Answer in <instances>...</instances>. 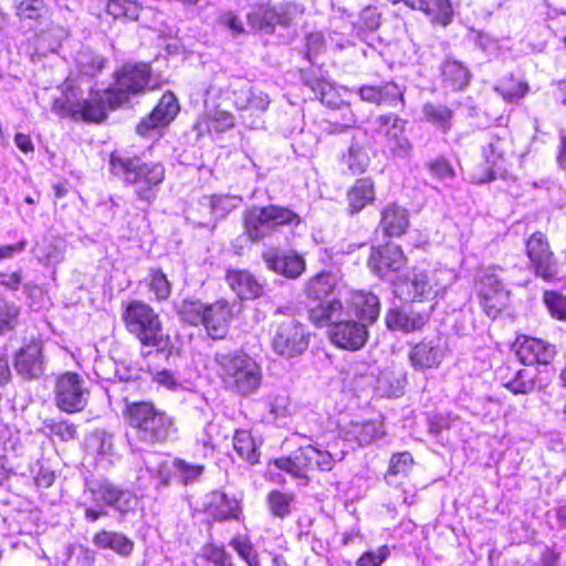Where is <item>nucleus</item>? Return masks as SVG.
I'll return each mask as SVG.
<instances>
[{
	"mask_svg": "<svg viewBox=\"0 0 566 566\" xmlns=\"http://www.w3.org/2000/svg\"><path fill=\"white\" fill-rule=\"evenodd\" d=\"M506 140L499 135H492L486 147L483 148V155L488 164L492 167L501 168L504 154L506 151Z\"/></svg>",
	"mask_w": 566,
	"mask_h": 566,
	"instance_id": "50",
	"label": "nucleus"
},
{
	"mask_svg": "<svg viewBox=\"0 0 566 566\" xmlns=\"http://www.w3.org/2000/svg\"><path fill=\"white\" fill-rule=\"evenodd\" d=\"M44 430L63 441L73 440L76 437V427L66 420L46 419L43 422Z\"/></svg>",
	"mask_w": 566,
	"mask_h": 566,
	"instance_id": "54",
	"label": "nucleus"
},
{
	"mask_svg": "<svg viewBox=\"0 0 566 566\" xmlns=\"http://www.w3.org/2000/svg\"><path fill=\"white\" fill-rule=\"evenodd\" d=\"M295 500L293 493L273 490L268 493L265 502L270 513L277 518H285L291 514V506Z\"/></svg>",
	"mask_w": 566,
	"mask_h": 566,
	"instance_id": "42",
	"label": "nucleus"
},
{
	"mask_svg": "<svg viewBox=\"0 0 566 566\" xmlns=\"http://www.w3.org/2000/svg\"><path fill=\"white\" fill-rule=\"evenodd\" d=\"M123 415L135 440L146 447L164 446L178 439L176 418L150 401L126 402Z\"/></svg>",
	"mask_w": 566,
	"mask_h": 566,
	"instance_id": "3",
	"label": "nucleus"
},
{
	"mask_svg": "<svg viewBox=\"0 0 566 566\" xmlns=\"http://www.w3.org/2000/svg\"><path fill=\"white\" fill-rule=\"evenodd\" d=\"M428 8H420L432 21L446 27L452 21L453 9L450 0H427Z\"/></svg>",
	"mask_w": 566,
	"mask_h": 566,
	"instance_id": "46",
	"label": "nucleus"
},
{
	"mask_svg": "<svg viewBox=\"0 0 566 566\" xmlns=\"http://www.w3.org/2000/svg\"><path fill=\"white\" fill-rule=\"evenodd\" d=\"M90 389L82 376L76 373H64L55 381L54 401L56 407L66 413L82 411L88 402Z\"/></svg>",
	"mask_w": 566,
	"mask_h": 566,
	"instance_id": "12",
	"label": "nucleus"
},
{
	"mask_svg": "<svg viewBox=\"0 0 566 566\" xmlns=\"http://www.w3.org/2000/svg\"><path fill=\"white\" fill-rule=\"evenodd\" d=\"M265 402L274 419L284 418L289 415L290 398L285 392L271 394L266 397Z\"/></svg>",
	"mask_w": 566,
	"mask_h": 566,
	"instance_id": "57",
	"label": "nucleus"
},
{
	"mask_svg": "<svg viewBox=\"0 0 566 566\" xmlns=\"http://www.w3.org/2000/svg\"><path fill=\"white\" fill-rule=\"evenodd\" d=\"M516 356L524 365H547L555 356V347L541 338L524 337L517 340Z\"/></svg>",
	"mask_w": 566,
	"mask_h": 566,
	"instance_id": "23",
	"label": "nucleus"
},
{
	"mask_svg": "<svg viewBox=\"0 0 566 566\" xmlns=\"http://www.w3.org/2000/svg\"><path fill=\"white\" fill-rule=\"evenodd\" d=\"M233 449L238 455L251 464L258 463L260 458L259 447L248 430H237L233 436Z\"/></svg>",
	"mask_w": 566,
	"mask_h": 566,
	"instance_id": "41",
	"label": "nucleus"
},
{
	"mask_svg": "<svg viewBox=\"0 0 566 566\" xmlns=\"http://www.w3.org/2000/svg\"><path fill=\"white\" fill-rule=\"evenodd\" d=\"M409 226V212L396 203L387 205L381 211L379 228L387 237H400Z\"/></svg>",
	"mask_w": 566,
	"mask_h": 566,
	"instance_id": "31",
	"label": "nucleus"
},
{
	"mask_svg": "<svg viewBox=\"0 0 566 566\" xmlns=\"http://www.w3.org/2000/svg\"><path fill=\"white\" fill-rule=\"evenodd\" d=\"M231 317L232 308L229 302L220 300L210 305H206L202 325L206 327L210 337L221 339L227 334Z\"/></svg>",
	"mask_w": 566,
	"mask_h": 566,
	"instance_id": "25",
	"label": "nucleus"
},
{
	"mask_svg": "<svg viewBox=\"0 0 566 566\" xmlns=\"http://www.w3.org/2000/svg\"><path fill=\"white\" fill-rule=\"evenodd\" d=\"M148 286L158 301L167 300L171 294V284L160 269L151 270Z\"/></svg>",
	"mask_w": 566,
	"mask_h": 566,
	"instance_id": "52",
	"label": "nucleus"
},
{
	"mask_svg": "<svg viewBox=\"0 0 566 566\" xmlns=\"http://www.w3.org/2000/svg\"><path fill=\"white\" fill-rule=\"evenodd\" d=\"M214 361L227 389L241 396H249L260 388L261 366L248 354L243 352L217 353Z\"/></svg>",
	"mask_w": 566,
	"mask_h": 566,
	"instance_id": "5",
	"label": "nucleus"
},
{
	"mask_svg": "<svg viewBox=\"0 0 566 566\" xmlns=\"http://www.w3.org/2000/svg\"><path fill=\"white\" fill-rule=\"evenodd\" d=\"M302 81L319 98L321 103L332 108L339 107L333 85L324 78L321 72L314 70L303 72Z\"/></svg>",
	"mask_w": 566,
	"mask_h": 566,
	"instance_id": "34",
	"label": "nucleus"
},
{
	"mask_svg": "<svg viewBox=\"0 0 566 566\" xmlns=\"http://www.w3.org/2000/svg\"><path fill=\"white\" fill-rule=\"evenodd\" d=\"M271 333L273 352L285 359L301 356L310 345L311 334L307 327L293 316L274 319Z\"/></svg>",
	"mask_w": 566,
	"mask_h": 566,
	"instance_id": "9",
	"label": "nucleus"
},
{
	"mask_svg": "<svg viewBox=\"0 0 566 566\" xmlns=\"http://www.w3.org/2000/svg\"><path fill=\"white\" fill-rule=\"evenodd\" d=\"M227 94L238 111L264 113L270 105L268 94L255 88L247 80L241 77H233L229 81Z\"/></svg>",
	"mask_w": 566,
	"mask_h": 566,
	"instance_id": "17",
	"label": "nucleus"
},
{
	"mask_svg": "<svg viewBox=\"0 0 566 566\" xmlns=\"http://www.w3.org/2000/svg\"><path fill=\"white\" fill-rule=\"evenodd\" d=\"M496 90L501 92L504 99L513 103L527 94L528 85L523 82H511L509 84L503 83Z\"/></svg>",
	"mask_w": 566,
	"mask_h": 566,
	"instance_id": "63",
	"label": "nucleus"
},
{
	"mask_svg": "<svg viewBox=\"0 0 566 566\" xmlns=\"http://www.w3.org/2000/svg\"><path fill=\"white\" fill-rule=\"evenodd\" d=\"M543 302L552 317L566 322V296L557 291H545Z\"/></svg>",
	"mask_w": 566,
	"mask_h": 566,
	"instance_id": "51",
	"label": "nucleus"
},
{
	"mask_svg": "<svg viewBox=\"0 0 566 566\" xmlns=\"http://www.w3.org/2000/svg\"><path fill=\"white\" fill-rule=\"evenodd\" d=\"M526 253L535 275L546 282H553L559 274L558 262L551 250L545 234L533 233L526 242Z\"/></svg>",
	"mask_w": 566,
	"mask_h": 566,
	"instance_id": "15",
	"label": "nucleus"
},
{
	"mask_svg": "<svg viewBox=\"0 0 566 566\" xmlns=\"http://www.w3.org/2000/svg\"><path fill=\"white\" fill-rule=\"evenodd\" d=\"M455 275L449 269L412 268L394 284L395 294L406 301H432L444 294L454 282Z\"/></svg>",
	"mask_w": 566,
	"mask_h": 566,
	"instance_id": "4",
	"label": "nucleus"
},
{
	"mask_svg": "<svg viewBox=\"0 0 566 566\" xmlns=\"http://www.w3.org/2000/svg\"><path fill=\"white\" fill-rule=\"evenodd\" d=\"M406 264L407 258L400 247L395 244L373 248L368 259V265L371 271L382 279L387 277L390 273L398 272Z\"/></svg>",
	"mask_w": 566,
	"mask_h": 566,
	"instance_id": "20",
	"label": "nucleus"
},
{
	"mask_svg": "<svg viewBox=\"0 0 566 566\" xmlns=\"http://www.w3.org/2000/svg\"><path fill=\"white\" fill-rule=\"evenodd\" d=\"M174 475L185 485L199 481L205 472V465L200 463L188 462L181 458L172 460Z\"/></svg>",
	"mask_w": 566,
	"mask_h": 566,
	"instance_id": "43",
	"label": "nucleus"
},
{
	"mask_svg": "<svg viewBox=\"0 0 566 566\" xmlns=\"http://www.w3.org/2000/svg\"><path fill=\"white\" fill-rule=\"evenodd\" d=\"M430 172L441 181L453 179L454 169L444 157H438L428 164Z\"/></svg>",
	"mask_w": 566,
	"mask_h": 566,
	"instance_id": "61",
	"label": "nucleus"
},
{
	"mask_svg": "<svg viewBox=\"0 0 566 566\" xmlns=\"http://www.w3.org/2000/svg\"><path fill=\"white\" fill-rule=\"evenodd\" d=\"M230 546L249 566H260L259 554L247 536H234L230 542Z\"/></svg>",
	"mask_w": 566,
	"mask_h": 566,
	"instance_id": "49",
	"label": "nucleus"
},
{
	"mask_svg": "<svg viewBox=\"0 0 566 566\" xmlns=\"http://www.w3.org/2000/svg\"><path fill=\"white\" fill-rule=\"evenodd\" d=\"M385 322L390 331L410 333L421 329L428 322V315L413 310L392 307L387 312Z\"/></svg>",
	"mask_w": 566,
	"mask_h": 566,
	"instance_id": "28",
	"label": "nucleus"
},
{
	"mask_svg": "<svg viewBox=\"0 0 566 566\" xmlns=\"http://www.w3.org/2000/svg\"><path fill=\"white\" fill-rule=\"evenodd\" d=\"M262 260L266 268L287 279H297L305 271V260L296 253L283 254L279 249L271 247L262 252Z\"/></svg>",
	"mask_w": 566,
	"mask_h": 566,
	"instance_id": "21",
	"label": "nucleus"
},
{
	"mask_svg": "<svg viewBox=\"0 0 566 566\" xmlns=\"http://www.w3.org/2000/svg\"><path fill=\"white\" fill-rule=\"evenodd\" d=\"M443 359L441 339L424 338L416 344L409 352L411 366L417 370L438 368Z\"/></svg>",
	"mask_w": 566,
	"mask_h": 566,
	"instance_id": "22",
	"label": "nucleus"
},
{
	"mask_svg": "<svg viewBox=\"0 0 566 566\" xmlns=\"http://www.w3.org/2000/svg\"><path fill=\"white\" fill-rule=\"evenodd\" d=\"M93 544L101 549H111L122 557H128L135 547L134 541L120 532L101 530L93 536Z\"/></svg>",
	"mask_w": 566,
	"mask_h": 566,
	"instance_id": "32",
	"label": "nucleus"
},
{
	"mask_svg": "<svg viewBox=\"0 0 566 566\" xmlns=\"http://www.w3.org/2000/svg\"><path fill=\"white\" fill-rule=\"evenodd\" d=\"M407 124L406 119L395 113L377 115L370 123L371 137L392 155L405 158L412 149V144L405 134Z\"/></svg>",
	"mask_w": 566,
	"mask_h": 566,
	"instance_id": "11",
	"label": "nucleus"
},
{
	"mask_svg": "<svg viewBox=\"0 0 566 566\" xmlns=\"http://www.w3.org/2000/svg\"><path fill=\"white\" fill-rule=\"evenodd\" d=\"M353 305L356 313L368 324L375 323L380 313L379 298L373 293L358 292L353 296Z\"/></svg>",
	"mask_w": 566,
	"mask_h": 566,
	"instance_id": "39",
	"label": "nucleus"
},
{
	"mask_svg": "<svg viewBox=\"0 0 566 566\" xmlns=\"http://www.w3.org/2000/svg\"><path fill=\"white\" fill-rule=\"evenodd\" d=\"M150 66L146 63L125 64L116 74L115 85L103 92H91L88 98H78L66 82L60 97L52 104V112L64 118L102 122L107 111L128 102L130 95L143 92L149 82Z\"/></svg>",
	"mask_w": 566,
	"mask_h": 566,
	"instance_id": "1",
	"label": "nucleus"
},
{
	"mask_svg": "<svg viewBox=\"0 0 566 566\" xmlns=\"http://www.w3.org/2000/svg\"><path fill=\"white\" fill-rule=\"evenodd\" d=\"M205 308L206 305L203 303L195 300H184L177 305V312L180 318L195 326L202 324Z\"/></svg>",
	"mask_w": 566,
	"mask_h": 566,
	"instance_id": "47",
	"label": "nucleus"
},
{
	"mask_svg": "<svg viewBox=\"0 0 566 566\" xmlns=\"http://www.w3.org/2000/svg\"><path fill=\"white\" fill-rule=\"evenodd\" d=\"M242 221L243 234L254 243L270 237L279 227L300 224L301 217L284 206L252 205L243 211Z\"/></svg>",
	"mask_w": 566,
	"mask_h": 566,
	"instance_id": "6",
	"label": "nucleus"
},
{
	"mask_svg": "<svg viewBox=\"0 0 566 566\" xmlns=\"http://www.w3.org/2000/svg\"><path fill=\"white\" fill-rule=\"evenodd\" d=\"M146 470L158 478L164 485L170 481L171 473L174 472L172 462L169 463L161 454L148 452L144 458Z\"/></svg>",
	"mask_w": 566,
	"mask_h": 566,
	"instance_id": "44",
	"label": "nucleus"
},
{
	"mask_svg": "<svg viewBox=\"0 0 566 566\" xmlns=\"http://www.w3.org/2000/svg\"><path fill=\"white\" fill-rule=\"evenodd\" d=\"M344 161L353 175H359L368 167L369 156L363 147L352 146L344 156Z\"/></svg>",
	"mask_w": 566,
	"mask_h": 566,
	"instance_id": "53",
	"label": "nucleus"
},
{
	"mask_svg": "<svg viewBox=\"0 0 566 566\" xmlns=\"http://www.w3.org/2000/svg\"><path fill=\"white\" fill-rule=\"evenodd\" d=\"M413 463L412 455L409 452L394 454L388 469L389 475L407 474Z\"/></svg>",
	"mask_w": 566,
	"mask_h": 566,
	"instance_id": "62",
	"label": "nucleus"
},
{
	"mask_svg": "<svg viewBox=\"0 0 566 566\" xmlns=\"http://www.w3.org/2000/svg\"><path fill=\"white\" fill-rule=\"evenodd\" d=\"M226 280L231 290L242 300H254L263 293V285L248 271L229 270Z\"/></svg>",
	"mask_w": 566,
	"mask_h": 566,
	"instance_id": "29",
	"label": "nucleus"
},
{
	"mask_svg": "<svg viewBox=\"0 0 566 566\" xmlns=\"http://www.w3.org/2000/svg\"><path fill=\"white\" fill-rule=\"evenodd\" d=\"M202 556L213 566H232L231 555L223 547L206 545L202 548Z\"/></svg>",
	"mask_w": 566,
	"mask_h": 566,
	"instance_id": "59",
	"label": "nucleus"
},
{
	"mask_svg": "<svg viewBox=\"0 0 566 566\" xmlns=\"http://www.w3.org/2000/svg\"><path fill=\"white\" fill-rule=\"evenodd\" d=\"M18 316V306L8 301L0 300V335L14 328Z\"/></svg>",
	"mask_w": 566,
	"mask_h": 566,
	"instance_id": "58",
	"label": "nucleus"
},
{
	"mask_svg": "<svg viewBox=\"0 0 566 566\" xmlns=\"http://www.w3.org/2000/svg\"><path fill=\"white\" fill-rule=\"evenodd\" d=\"M422 119L442 134H448L453 126L454 111L441 103L427 102L421 108Z\"/></svg>",
	"mask_w": 566,
	"mask_h": 566,
	"instance_id": "33",
	"label": "nucleus"
},
{
	"mask_svg": "<svg viewBox=\"0 0 566 566\" xmlns=\"http://www.w3.org/2000/svg\"><path fill=\"white\" fill-rule=\"evenodd\" d=\"M338 282L335 273L321 272L306 282L305 294L313 301L328 298L337 291Z\"/></svg>",
	"mask_w": 566,
	"mask_h": 566,
	"instance_id": "36",
	"label": "nucleus"
},
{
	"mask_svg": "<svg viewBox=\"0 0 566 566\" xmlns=\"http://www.w3.org/2000/svg\"><path fill=\"white\" fill-rule=\"evenodd\" d=\"M375 200V185L369 178H360L355 181L347 192L348 212L356 214Z\"/></svg>",
	"mask_w": 566,
	"mask_h": 566,
	"instance_id": "35",
	"label": "nucleus"
},
{
	"mask_svg": "<svg viewBox=\"0 0 566 566\" xmlns=\"http://www.w3.org/2000/svg\"><path fill=\"white\" fill-rule=\"evenodd\" d=\"M220 93V88L211 85L206 90L205 94V106L206 108L216 107L213 114L211 115V124L216 130L223 132L226 129H229L233 127L234 125V117L231 113L219 109L214 105V98H217L218 94Z\"/></svg>",
	"mask_w": 566,
	"mask_h": 566,
	"instance_id": "40",
	"label": "nucleus"
},
{
	"mask_svg": "<svg viewBox=\"0 0 566 566\" xmlns=\"http://www.w3.org/2000/svg\"><path fill=\"white\" fill-rule=\"evenodd\" d=\"M328 335L335 346L350 352L363 348L369 336L366 323L343 318L329 328Z\"/></svg>",
	"mask_w": 566,
	"mask_h": 566,
	"instance_id": "18",
	"label": "nucleus"
},
{
	"mask_svg": "<svg viewBox=\"0 0 566 566\" xmlns=\"http://www.w3.org/2000/svg\"><path fill=\"white\" fill-rule=\"evenodd\" d=\"M361 101L376 105L396 107L398 104L405 107L403 91L394 82L381 86L363 85L358 88Z\"/></svg>",
	"mask_w": 566,
	"mask_h": 566,
	"instance_id": "26",
	"label": "nucleus"
},
{
	"mask_svg": "<svg viewBox=\"0 0 566 566\" xmlns=\"http://www.w3.org/2000/svg\"><path fill=\"white\" fill-rule=\"evenodd\" d=\"M206 511L217 522L240 521L242 515L240 501L221 491L210 493Z\"/></svg>",
	"mask_w": 566,
	"mask_h": 566,
	"instance_id": "27",
	"label": "nucleus"
},
{
	"mask_svg": "<svg viewBox=\"0 0 566 566\" xmlns=\"http://www.w3.org/2000/svg\"><path fill=\"white\" fill-rule=\"evenodd\" d=\"M140 10V6L132 0H108L106 4L107 13L115 19L135 21L138 19Z\"/></svg>",
	"mask_w": 566,
	"mask_h": 566,
	"instance_id": "45",
	"label": "nucleus"
},
{
	"mask_svg": "<svg viewBox=\"0 0 566 566\" xmlns=\"http://www.w3.org/2000/svg\"><path fill=\"white\" fill-rule=\"evenodd\" d=\"M505 387L515 395H525L534 390L535 382L528 370L520 369Z\"/></svg>",
	"mask_w": 566,
	"mask_h": 566,
	"instance_id": "55",
	"label": "nucleus"
},
{
	"mask_svg": "<svg viewBox=\"0 0 566 566\" xmlns=\"http://www.w3.org/2000/svg\"><path fill=\"white\" fill-rule=\"evenodd\" d=\"M501 269L486 268L479 274L478 290L480 304L489 317L495 318L509 304L510 291L505 289Z\"/></svg>",
	"mask_w": 566,
	"mask_h": 566,
	"instance_id": "13",
	"label": "nucleus"
},
{
	"mask_svg": "<svg viewBox=\"0 0 566 566\" xmlns=\"http://www.w3.org/2000/svg\"><path fill=\"white\" fill-rule=\"evenodd\" d=\"M109 171L133 189L139 202L147 206L156 201L166 178V169L161 163L145 160L118 150L109 156Z\"/></svg>",
	"mask_w": 566,
	"mask_h": 566,
	"instance_id": "2",
	"label": "nucleus"
},
{
	"mask_svg": "<svg viewBox=\"0 0 566 566\" xmlns=\"http://www.w3.org/2000/svg\"><path fill=\"white\" fill-rule=\"evenodd\" d=\"M85 492L90 495L93 506L86 503L81 504L84 507V518L94 523L103 516H107L108 512L105 506L113 509L120 514L133 511L137 504L136 495L128 489H123L108 480H99L86 485Z\"/></svg>",
	"mask_w": 566,
	"mask_h": 566,
	"instance_id": "7",
	"label": "nucleus"
},
{
	"mask_svg": "<svg viewBox=\"0 0 566 566\" xmlns=\"http://www.w3.org/2000/svg\"><path fill=\"white\" fill-rule=\"evenodd\" d=\"M339 433L347 441L356 442L358 446H367L381 438L385 431L381 421L350 420L348 423L340 426Z\"/></svg>",
	"mask_w": 566,
	"mask_h": 566,
	"instance_id": "24",
	"label": "nucleus"
},
{
	"mask_svg": "<svg viewBox=\"0 0 566 566\" xmlns=\"http://www.w3.org/2000/svg\"><path fill=\"white\" fill-rule=\"evenodd\" d=\"M179 103L175 94L166 92L150 114L137 125L136 132L140 136H148L154 130L165 127L177 116Z\"/></svg>",
	"mask_w": 566,
	"mask_h": 566,
	"instance_id": "19",
	"label": "nucleus"
},
{
	"mask_svg": "<svg viewBox=\"0 0 566 566\" xmlns=\"http://www.w3.org/2000/svg\"><path fill=\"white\" fill-rule=\"evenodd\" d=\"M13 369L23 380L39 379L45 370L46 360L41 340H30L21 346L12 359Z\"/></svg>",
	"mask_w": 566,
	"mask_h": 566,
	"instance_id": "16",
	"label": "nucleus"
},
{
	"mask_svg": "<svg viewBox=\"0 0 566 566\" xmlns=\"http://www.w3.org/2000/svg\"><path fill=\"white\" fill-rule=\"evenodd\" d=\"M220 23L228 28L233 34H241L244 32V27L241 20L231 11L224 12L220 19Z\"/></svg>",
	"mask_w": 566,
	"mask_h": 566,
	"instance_id": "64",
	"label": "nucleus"
},
{
	"mask_svg": "<svg viewBox=\"0 0 566 566\" xmlns=\"http://www.w3.org/2000/svg\"><path fill=\"white\" fill-rule=\"evenodd\" d=\"M77 62L81 67V72L88 76L96 75L105 67L106 64V60L103 56L88 52H82Z\"/></svg>",
	"mask_w": 566,
	"mask_h": 566,
	"instance_id": "56",
	"label": "nucleus"
},
{
	"mask_svg": "<svg viewBox=\"0 0 566 566\" xmlns=\"http://www.w3.org/2000/svg\"><path fill=\"white\" fill-rule=\"evenodd\" d=\"M272 463L276 469L285 471L294 478L307 481L308 471L314 469L331 471L335 459L329 451L306 446L294 450L287 457L274 459Z\"/></svg>",
	"mask_w": 566,
	"mask_h": 566,
	"instance_id": "10",
	"label": "nucleus"
},
{
	"mask_svg": "<svg viewBox=\"0 0 566 566\" xmlns=\"http://www.w3.org/2000/svg\"><path fill=\"white\" fill-rule=\"evenodd\" d=\"M390 549L387 545H382L377 549L365 552L356 562L357 566H381L389 557Z\"/></svg>",
	"mask_w": 566,
	"mask_h": 566,
	"instance_id": "60",
	"label": "nucleus"
},
{
	"mask_svg": "<svg viewBox=\"0 0 566 566\" xmlns=\"http://www.w3.org/2000/svg\"><path fill=\"white\" fill-rule=\"evenodd\" d=\"M316 302L317 304L312 306L308 311L310 319L316 326L331 325L332 327L345 315L344 305L337 296Z\"/></svg>",
	"mask_w": 566,
	"mask_h": 566,
	"instance_id": "30",
	"label": "nucleus"
},
{
	"mask_svg": "<svg viewBox=\"0 0 566 566\" xmlns=\"http://www.w3.org/2000/svg\"><path fill=\"white\" fill-rule=\"evenodd\" d=\"M241 202L242 198L239 196L212 195L203 197L201 205L210 209V213L214 219H222L239 208Z\"/></svg>",
	"mask_w": 566,
	"mask_h": 566,
	"instance_id": "38",
	"label": "nucleus"
},
{
	"mask_svg": "<svg viewBox=\"0 0 566 566\" xmlns=\"http://www.w3.org/2000/svg\"><path fill=\"white\" fill-rule=\"evenodd\" d=\"M442 82L451 91H460L470 82V72L467 66L457 60H446L441 65Z\"/></svg>",
	"mask_w": 566,
	"mask_h": 566,
	"instance_id": "37",
	"label": "nucleus"
},
{
	"mask_svg": "<svg viewBox=\"0 0 566 566\" xmlns=\"http://www.w3.org/2000/svg\"><path fill=\"white\" fill-rule=\"evenodd\" d=\"M48 6L43 0H22L17 7L21 20H42L48 17Z\"/></svg>",
	"mask_w": 566,
	"mask_h": 566,
	"instance_id": "48",
	"label": "nucleus"
},
{
	"mask_svg": "<svg viewBox=\"0 0 566 566\" xmlns=\"http://www.w3.org/2000/svg\"><path fill=\"white\" fill-rule=\"evenodd\" d=\"M303 13V8L293 2L272 6L261 3L248 13L249 25L254 30L272 32L275 25L290 27L293 20Z\"/></svg>",
	"mask_w": 566,
	"mask_h": 566,
	"instance_id": "14",
	"label": "nucleus"
},
{
	"mask_svg": "<svg viewBox=\"0 0 566 566\" xmlns=\"http://www.w3.org/2000/svg\"><path fill=\"white\" fill-rule=\"evenodd\" d=\"M127 332L143 346L159 348L166 345L168 337L159 314L143 301H132L126 304L122 314Z\"/></svg>",
	"mask_w": 566,
	"mask_h": 566,
	"instance_id": "8",
	"label": "nucleus"
}]
</instances>
